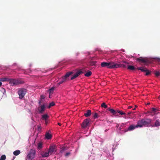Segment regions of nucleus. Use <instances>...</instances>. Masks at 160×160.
I'll list each match as a JSON object with an SVG mask.
<instances>
[{
	"label": "nucleus",
	"instance_id": "nucleus-1",
	"mask_svg": "<svg viewBox=\"0 0 160 160\" xmlns=\"http://www.w3.org/2000/svg\"><path fill=\"white\" fill-rule=\"evenodd\" d=\"M119 64L115 63L114 62H103L101 63L102 67H106L109 69L117 68L120 67L125 68L126 64H128V63L125 61H118Z\"/></svg>",
	"mask_w": 160,
	"mask_h": 160
},
{
	"label": "nucleus",
	"instance_id": "nucleus-2",
	"mask_svg": "<svg viewBox=\"0 0 160 160\" xmlns=\"http://www.w3.org/2000/svg\"><path fill=\"white\" fill-rule=\"evenodd\" d=\"M36 151L34 150L31 149L27 156V160H33L35 157Z\"/></svg>",
	"mask_w": 160,
	"mask_h": 160
},
{
	"label": "nucleus",
	"instance_id": "nucleus-3",
	"mask_svg": "<svg viewBox=\"0 0 160 160\" xmlns=\"http://www.w3.org/2000/svg\"><path fill=\"white\" fill-rule=\"evenodd\" d=\"M27 92V90L26 89L23 88H20L18 89V93L19 96V98L20 99L23 98Z\"/></svg>",
	"mask_w": 160,
	"mask_h": 160
},
{
	"label": "nucleus",
	"instance_id": "nucleus-4",
	"mask_svg": "<svg viewBox=\"0 0 160 160\" xmlns=\"http://www.w3.org/2000/svg\"><path fill=\"white\" fill-rule=\"evenodd\" d=\"M85 70L82 68L78 70L71 77V79L73 80L78 77L81 74L84 73Z\"/></svg>",
	"mask_w": 160,
	"mask_h": 160
},
{
	"label": "nucleus",
	"instance_id": "nucleus-5",
	"mask_svg": "<svg viewBox=\"0 0 160 160\" xmlns=\"http://www.w3.org/2000/svg\"><path fill=\"white\" fill-rule=\"evenodd\" d=\"M9 82L12 85H17L21 83V82L19 80L15 79L10 78Z\"/></svg>",
	"mask_w": 160,
	"mask_h": 160
},
{
	"label": "nucleus",
	"instance_id": "nucleus-6",
	"mask_svg": "<svg viewBox=\"0 0 160 160\" xmlns=\"http://www.w3.org/2000/svg\"><path fill=\"white\" fill-rule=\"evenodd\" d=\"M86 57V58L88 60H93V57L89 52H82Z\"/></svg>",
	"mask_w": 160,
	"mask_h": 160
},
{
	"label": "nucleus",
	"instance_id": "nucleus-7",
	"mask_svg": "<svg viewBox=\"0 0 160 160\" xmlns=\"http://www.w3.org/2000/svg\"><path fill=\"white\" fill-rule=\"evenodd\" d=\"M90 120L89 119H86L84 120L81 125L82 128H86L89 125Z\"/></svg>",
	"mask_w": 160,
	"mask_h": 160
},
{
	"label": "nucleus",
	"instance_id": "nucleus-8",
	"mask_svg": "<svg viewBox=\"0 0 160 160\" xmlns=\"http://www.w3.org/2000/svg\"><path fill=\"white\" fill-rule=\"evenodd\" d=\"M144 126H147V127L151 126L149 124L151 122V120L149 119H142Z\"/></svg>",
	"mask_w": 160,
	"mask_h": 160
},
{
	"label": "nucleus",
	"instance_id": "nucleus-9",
	"mask_svg": "<svg viewBox=\"0 0 160 160\" xmlns=\"http://www.w3.org/2000/svg\"><path fill=\"white\" fill-rule=\"evenodd\" d=\"M137 128H138L136 127V125H130L127 129H125L124 130V132L133 131Z\"/></svg>",
	"mask_w": 160,
	"mask_h": 160
},
{
	"label": "nucleus",
	"instance_id": "nucleus-10",
	"mask_svg": "<svg viewBox=\"0 0 160 160\" xmlns=\"http://www.w3.org/2000/svg\"><path fill=\"white\" fill-rule=\"evenodd\" d=\"M46 106L45 104L41 105L40 107L38 108V110L39 114H42L45 111Z\"/></svg>",
	"mask_w": 160,
	"mask_h": 160
},
{
	"label": "nucleus",
	"instance_id": "nucleus-11",
	"mask_svg": "<svg viewBox=\"0 0 160 160\" xmlns=\"http://www.w3.org/2000/svg\"><path fill=\"white\" fill-rule=\"evenodd\" d=\"M40 155H41V157L42 158H47L50 155V154L48 151L47 152L42 151L40 152Z\"/></svg>",
	"mask_w": 160,
	"mask_h": 160
},
{
	"label": "nucleus",
	"instance_id": "nucleus-12",
	"mask_svg": "<svg viewBox=\"0 0 160 160\" xmlns=\"http://www.w3.org/2000/svg\"><path fill=\"white\" fill-rule=\"evenodd\" d=\"M126 125V123H123L121 124L120 126L118 128V132L120 133H122L124 132V130H122L123 127L125 126Z\"/></svg>",
	"mask_w": 160,
	"mask_h": 160
},
{
	"label": "nucleus",
	"instance_id": "nucleus-13",
	"mask_svg": "<svg viewBox=\"0 0 160 160\" xmlns=\"http://www.w3.org/2000/svg\"><path fill=\"white\" fill-rule=\"evenodd\" d=\"M48 151L50 155H51L53 153L56 152L55 147L54 146H50L49 148Z\"/></svg>",
	"mask_w": 160,
	"mask_h": 160
},
{
	"label": "nucleus",
	"instance_id": "nucleus-14",
	"mask_svg": "<svg viewBox=\"0 0 160 160\" xmlns=\"http://www.w3.org/2000/svg\"><path fill=\"white\" fill-rule=\"evenodd\" d=\"M137 60L144 63H146L148 61L147 58H143L142 57L137 58Z\"/></svg>",
	"mask_w": 160,
	"mask_h": 160
},
{
	"label": "nucleus",
	"instance_id": "nucleus-15",
	"mask_svg": "<svg viewBox=\"0 0 160 160\" xmlns=\"http://www.w3.org/2000/svg\"><path fill=\"white\" fill-rule=\"evenodd\" d=\"M49 118V116L48 113H46L41 115V119L42 120L46 121L48 120Z\"/></svg>",
	"mask_w": 160,
	"mask_h": 160
},
{
	"label": "nucleus",
	"instance_id": "nucleus-16",
	"mask_svg": "<svg viewBox=\"0 0 160 160\" xmlns=\"http://www.w3.org/2000/svg\"><path fill=\"white\" fill-rule=\"evenodd\" d=\"M144 126L143 123L142 119L141 120H139L137 122V124L136 125V127L137 128H142Z\"/></svg>",
	"mask_w": 160,
	"mask_h": 160
},
{
	"label": "nucleus",
	"instance_id": "nucleus-17",
	"mask_svg": "<svg viewBox=\"0 0 160 160\" xmlns=\"http://www.w3.org/2000/svg\"><path fill=\"white\" fill-rule=\"evenodd\" d=\"M66 80H67L65 78H64L63 77H62V78L59 79V81L57 83V86H58L59 85L62 84L63 82H66Z\"/></svg>",
	"mask_w": 160,
	"mask_h": 160
},
{
	"label": "nucleus",
	"instance_id": "nucleus-18",
	"mask_svg": "<svg viewBox=\"0 0 160 160\" xmlns=\"http://www.w3.org/2000/svg\"><path fill=\"white\" fill-rule=\"evenodd\" d=\"M160 126V121L159 119H157L155 122L154 125H151V127H158Z\"/></svg>",
	"mask_w": 160,
	"mask_h": 160
},
{
	"label": "nucleus",
	"instance_id": "nucleus-19",
	"mask_svg": "<svg viewBox=\"0 0 160 160\" xmlns=\"http://www.w3.org/2000/svg\"><path fill=\"white\" fill-rule=\"evenodd\" d=\"M55 87H52L50 88L48 91V92H49V98H51L50 97V95L52 94L53 93L54 90L55 89Z\"/></svg>",
	"mask_w": 160,
	"mask_h": 160
},
{
	"label": "nucleus",
	"instance_id": "nucleus-20",
	"mask_svg": "<svg viewBox=\"0 0 160 160\" xmlns=\"http://www.w3.org/2000/svg\"><path fill=\"white\" fill-rule=\"evenodd\" d=\"M73 73V72H67L64 76H63L67 80V78L70 75H72Z\"/></svg>",
	"mask_w": 160,
	"mask_h": 160
},
{
	"label": "nucleus",
	"instance_id": "nucleus-21",
	"mask_svg": "<svg viewBox=\"0 0 160 160\" xmlns=\"http://www.w3.org/2000/svg\"><path fill=\"white\" fill-rule=\"evenodd\" d=\"M91 114V110H88L87 112L84 113V115L86 117H88Z\"/></svg>",
	"mask_w": 160,
	"mask_h": 160
},
{
	"label": "nucleus",
	"instance_id": "nucleus-22",
	"mask_svg": "<svg viewBox=\"0 0 160 160\" xmlns=\"http://www.w3.org/2000/svg\"><path fill=\"white\" fill-rule=\"evenodd\" d=\"M21 153L20 150H17L13 152V154L15 156H18Z\"/></svg>",
	"mask_w": 160,
	"mask_h": 160
},
{
	"label": "nucleus",
	"instance_id": "nucleus-23",
	"mask_svg": "<svg viewBox=\"0 0 160 160\" xmlns=\"http://www.w3.org/2000/svg\"><path fill=\"white\" fill-rule=\"evenodd\" d=\"M108 110L113 115H115L117 113V111L114 110V109L109 108Z\"/></svg>",
	"mask_w": 160,
	"mask_h": 160
},
{
	"label": "nucleus",
	"instance_id": "nucleus-24",
	"mask_svg": "<svg viewBox=\"0 0 160 160\" xmlns=\"http://www.w3.org/2000/svg\"><path fill=\"white\" fill-rule=\"evenodd\" d=\"M117 112L119 113V114L121 115H123L126 116V113L125 112H123L122 111L120 110H117Z\"/></svg>",
	"mask_w": 160,
	"mask_h": 160
},
{
	"label": "nucleus",
	"instance_id": "nucleus-25",
	"mask_svg": "<svg viewBox=\"0 0 160 160\" xmlns=\"http://www.w3.org/2000/svg\"><path fill=\"white\" fill-rule=\"evenodd\" d=\"M9 78H1L0 79V81L1 82H5L6 81H9Z\"/></svg>",
	"mask_w": 160,
	"mask_h": 160
},
{
	"label": "nucleus",
	"instance_id": "nucleus-26",
	"mask_svg": "<svg viewBox=\"0 0 160 160\" xmlns=\"http://www.w3.org/2000/svg\"><path fill=\"white\" fill-rule=\"evenodd\" d=\"M45 137L47 139H49L52 138V135L49 133H47L45 135Z\"/></svg>",
	"mask_w": 160,
	"mask_h": 160
},
{
	"label": "nucleus",
	"instance_id": "nucleus-27",
	"mask_svg": "<svg viewBox=\"0 0 160 160\" xmlns=\"http://www.w3.org/2000/svg\"><path fill=\"white\" fill-rule=\"evenodd\" d=\"M92 74V72L91 71H89L87 72L84 74V75L86 77H88L90 76Z\"/></svg>",
	"mask_w": 160,
	"mask_h": 160
},
{
	"label": "nucleus",
	"instance_id": "nucleus-28",
	"mask_svg": "<svg viewBox=\"0 0 160 160\" xmlns=\"http://www.w3.org/2000/svg\"><path fill=\"white\" fill-rule=\"evenodd\" d=\"M128 68L131 70H134L135 69V67L132 65H128Z\"/></svg>",
	"mask_w": 160,
	"mask_h": 160
},
{
	"label": "nucleus",
	"instance_id": "nucleus-29",
	"mask_svg": "<svg viewBox=\"0 0 160 160\" xmlns=\"http://www.w3.org/2000/svg\"><path fill=\"white\" fill-rule=\"evenodd\" d=\"M67 149L68 148L67 147H62V148H61L60 152L61 153H62L64 152V151L67 150Z\"/></svg>",
	"mask_w": 160,
	"mask_h": 160
},
{
	"label": "nucleus",
	"instance_id": "nucleus-30",
	"mask_svg": "<svg viewBox=\"0 0 160 160\" xmlns=\"http://www.w3.org/2000/svg\"><path fill=\"white\" fill-rule=\"evenodd\" d=\"M55 105V103L54 102H52L49 103V105L48 106V108H50L51 107Z\"/></svg>",
	"mask_w": 160,
	"mask_h": 160
},
{
	"label": "nucleus",
	"instance_id": "nucleus-31",
	"mask_svg": "<svg viewBox=\"0 0 160 160\" xmlns=\"http://www.w3.org/2000/svg\"><path fill=\"white\" fill-rule=\"evenodd\" d=\"M101 106L102 107L104 108H106L108 107V106L105 104L104 102H103L101 104Z\"/></svg>",
	"mask_w": 160,
	"mask_h": 160
},
{
	"label": "nucleus",
	"instance_id": "nucleus-32",
	"mask_svg": "<svg viewBox=\"0 0 160 160\" xmlns=\"http://www.w3.org/2000/svg\"><path fill=\"white\" fill-rule=\"evenodd\" d=\"M98 115L97 113H95L93 115V117L94 119L97 118H98Z\"/></svg>",
	"mask_w": 160,
	"mask_h": 160
},
{
	"label": "nucleus",
	"instance_id": "nucleus-33",
	"mask_svg": "<svg viewBox=\"0 0 160 160\" xmlns=\"http://www.w3.org/2000/svg\"><path fill=\"white\" fill-rule=\"evenodd\" d=\"M6 158V157L5 155H2L0 158V159L2 160H5Z\"/></svg>",
	"mask_w": 160,
	"mask_h": 160
},
{
	"label": "nucleus",
	"instance_id": "nucleus-34",
	"mask_svg": "<svg viewBox=\"0 0 160 160\" xmlns=\"http://www.w3.org/2000/svg\"><path fill=\"white\" fill-rule=\"evenodd\" d=\"M0 91L1 92L4 94V93L6 92L5 89L3 88H2L1 89Z\"/></svg>",
	"mask_w": 160,
	"mask_h": 160
},
{
	"label": "nucleus",
	"instance_id": "nucleus-35",
	"mask_svg": "<svg viewBox=\"0 0 160 160\" xmlns=\"http://www.w3.org/2000/svg\"><path fill=\"white\" fill-rule=\"evenodd\" d=\"M139 69L143 72H145L146 71V70H147V69L144 68L142 67H140L139 68Z\"/></svg>",
	"mask_w": 160,
	"mask_h": 160
},
{
	"label": "nucleus",
	"instance_id": "nucleus-36",
	"mask_svg": "<svg viewBox=\"0 0 160 160\" xmlns=\"http://www.w3.org/2000/svg\"><path fill=\"white\" fill-rule=\"evenodd\" d=\"M42 147V145L41 143H39L38 144V149H41Z\"/></svg>",
	"mask_w": 160,
	"mask_h": 160
},
{
	"label": "nucleus",
	"instance_id": "nucleus-37",
	"mask_svg": "<svg viewBox=\"0 0 160 160\" xmlns=\"http://www.w3.org/2000/svg\"><path fill=\"white\" fill-rule=\"evenodd\" d=\"M145 72H146V75H148L150 73V72L149 70H146V71H145Z\"/></svg>",
	"mask_w": 160,
	"mask_h": 160
},
{
	"label": "nucleus",
	"instance_id": "nucleus-38",
	"mask_svg": "<svg viewBox=\"0 0 160 160\" xmlns=\"http://www.w3.org/2000/svg\"><path fill=\"white\" fill-rule=\"evenodd\" d=\"M155 74L156 75V76H159L160 75V72H159L157 71L155 72Z\"/></svg>",
	"mask_w": 160,
	"mask_h": 160
},
{
	"label": "nucleus",
	"instance_id": "nucleus-39",
	"mask_svg": "<svg viewBox=\"0 0 160 160\" xmlns=\"http://www.w3.org/2000/svg\"><path fill=\"white\" fill-rule=\"evenodd\" d=\"M154 59H156L158 61L160 62V58H158L155 57L153 58Z\"/></svg>",
	"mask_w": 160,
	"mask_h": 160
},
{
	"label": "nucleus",
	"instance_id": "nucleus-40",
	"mask_svg": "<svg viewBox=\"0 0 160 160\" xmlns=\"http://www.w3.org/2000/svg\"><path fill=\"white\" fill-rule=\"evenodd\" d=\"M152 111L153 112H155L156 111V109L154 108H152Z\"/></svg>",
	"mask_w": 160,
	"mask_h": 160
},
{
	"label": "nucleus",
	"instance_id": "nucleus-41",
	"mask_svg": "<svg viewBox=\"0 0 160 160\" xmlns=\"http://www.w3.org/2000/svg\"><path fill=\"white\" fill-rule=\"evenodd\" d=\"M70 152H67L65 154V156L66 157H67V156H68L69 155H70Z\"/></svg>",
	"mask_w": 160,
	"mask_h": 160
},
{
	"label": "nucleus",
	"instance_id": "nucleus-42",
	"mask_svg": "<svg viewBox=\"0 0 160 160\" xmlns=\"http://www.w3.org/2000/svg\"><path fill=\"white\" fill-rule=\"evenodd\" d=\"M80 54V53L79 52H77L76 53V55L77 56H78Z\"/></svg>",
	"mask_w": 160,
	"mask_h": 160
},
{
	"label": "nucleus",
	"instance_id": "nucleus-43",
	"mask_svg": "<svg viewBox=\"0 0 160 160\" xmlns=\"http://www.w3.org/2000/svg\"><path fill=\"white\" fill-rule=\"evenodd\" d=\"M17 64L16 63H14L12 64V66H17Z\"/></svg>",
	"mask_w": 160,
	"mask_h": 160
},
{
	"label": "nucleus",
	"instance_id": "nucleus-44",
	"mask_svg": "<svg viewBox=\"0 0 160 160\" xmlns=\"http://www.w3.org/2000/svg\"><path fill=\"white\" fill-rule=\"evenodd\" d=\"M45 124L47 125L48 123L47 120L45 121Z\"/></svg>",
	"mask_w": 160,
	"mask_h": 160
},
{
	"label": "nucleus",
	"instance_id": "nucleus-45",
	"mask_svg": "<svg viewBox=\"0 0 160 160\" xmlns=\"http://www.w3.org/2000/svg\"><path fill=\"white\" fill-rule=\"evenodd\" d=\"M119 124H117V128H117V130H118V128L119 127Z\"/></svg>",
	"mask_w": 160,
	"mask_h": 160
},
{
	"label": "nucleus",
	"instance_id": "nucleus-46",
	"mask_svg": "<svg viewBox=\"0 0 160 160\" xmlns=\"http://www.w3.org/2000/svg\"><path fill=\"white\" fill-rule=\"evenodd\" d=\"M58 124L59 126H61V124L60 123H58Z\"/></svg>",
	"mask_w": 160,
	"mask_h": 160
},
{
	"label": "nucleus",
	"instance_id": "nucleus-47",
	"mask_svg": "<svg viewBox=\"0 0 160 160\" xmlns=\"http://www.w3.org/2000/svg\"><path fill=\"white\" fill-rule=\"evenodd\" d=\"M115 148H112V149L113 151L115 150Z\"/></svg>",
	"mask_w": 160,
	"mask_h": 160
},
{
	"label": "nucleus",
	"instance_id": "nucleus-48",
	"mask_svg": "<svg viewBox=\"0 0 160 160\" xmlns=\"http://www.w3.org/2000/svg\"><path fill=\"white\" fill-rule=\"evenodd\" d=\"M118 58H119V57H120V58H122V56H118Z\"/></svg>",
	"mask_w": 160,
	"mask_h": 160
},
{
	"label": "nucleus",
	"instance_id": "nucleus-49",
	"mask_svg": "<svg viewBox=\"0 0 160 160\" xmlns=\"http://www.w3.org/2000/svg\"><path fill=\"white\" fill-rule=\"evenodd\" d=\"M121 50H122V52H125V50H124V49H122Z\"/></svg>",
	"mask_w": 160,
	"mask_h": 160
},
{
	"label": "nucleus",
	"instance_id": "nucleus-50",
	"mask_svg": "<svg viewBox=\"0 0 160 160\" xmlns=\"http://www.w3.org/2000/svg\"><path fill=\"white\" fill-rule=\"evenodd\" d=\"M128 108H132V106H129V107H128Z\"/></svg>",
	"mask_w": 160,
	"mask_h": 160
},
{
	"label": "nucleus",
	"instance_id": "nucleus-51",
	"mask_svg": "<svg viewBox=\"0 0 160 160\" xmlns=\"http://www.w3.org/2000/svg\"><path fill=\"white\" fill-rule=\"evenodd\" d=\"M108 130V129H106L105 130V132H107V131Z\"/></svg>",
	"mask_w": 160,
	"mask_h": 160
},
{
	"label": "nucleus",
	"instance_id": "nucleus-52",
	"mask_svg": "<svg viewBox=\"0 0 160 160\" xmlns=\"http://www.w3.org/2000/svg\"><path fill=\"white\" fill-rule=\"evenodd\" d=\"M116 116H117V117H120V116H118V115H116Z\"/></svg>",
	"mask_w": 160,
	"mask_h": 160
},
{
	"label": "nucleus",
	"instance_id": "nucleus-53",
	"mask_svg": "<svg viewBox=\"0 0 160 160\" xmlns=\"http://www.w3.org/2000/svg\"><path fill=\"white\" fill-rule=\"evenodd\" d=\"M41 97H42V98H43V97H42V96H41Z\"/></svg>",
	"mask_w": 160,
	"mask_h": 160
},
{
	"label": "nucleus",
	"instance_id": "nucleus-54",
	"mask_svg": "<svg viewBox=\"0 0 160 160\" xmlns=\"http://www.w3.org/2000/svg\"><path fill=\"white\" fill-rule=\"evenodd\" d=\"M41 97H42V98H43V97H42V96H41Z\"/></svg>",
	"mask_w": 160,
	"mask_h": 160
},
{
	"label": "nucleus",
	"instance_id": "nucleus-55",
	"mask_svg": "<svg viewBox=\"0 0 160 160\" xmlns=\"http://www.w3.org/2000/svg\"><path fill=\"white\" fill-rule=\"evenodd\" d=\"M15 158V157H13V159H14Z\"/></svg>",
	"mask_w": 160,
	"mask_h": 160
},
{
	"label": "nucleus",
	"instance_id": "nucleus-56",
	"mask_svg": "<svg viewBox=\"0 0 160 160\" xmlns=\"http://www.w3.org/2000/svg\"><path fill=\"white\" fill-rule=\"evenodd\" d=\"M0 160H2L0 158Z\"/></svg>",
	"mask_w": 160,
	"mask_h": 160
}]
</instances>
